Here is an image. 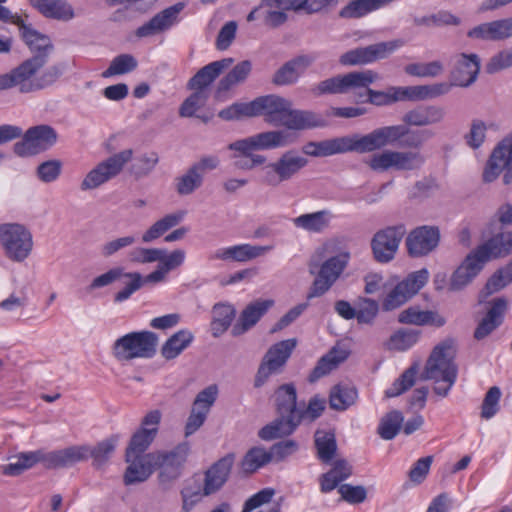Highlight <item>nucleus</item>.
Here are the masks:
<instances>
[{
	"instance_id": "1",
	"label": "nucleus",
	"mask_w": 512,
	"mask_h": 512,
	"mask_svg": "<svg viewBox=\"0 0 512 512\" xmlns=\"http://www.w3.org/2000/svg\"><path fill=\"white\" fill-rule=\"evenodd\" d=\"M290 100L276 94L259 96L250 102H235L219 111L225 121L263 116L272 126H284L290 130H305L325 126V119L310 110L293 109Z\"/></svg>"
},
{
	"instance_id": "2",
	"label": "nucleus",
	"mask_w": 512,
	"mask_h": 512,
	"mask_svg": "<svg viewBox=\"0 0 512 512\" xmlns=\"http://www.w3.org/2000/svg\"><path fill=\"white\" fill-rule=\"evenodd\" d=\"M377 79L378 74L372 70L352 71L320 81L311 88V92L319 97L328 94H347L366 89L365 94H357L361 102H369L376 106H387L395 103L392 87L387 91H376L369 88Z\"/></svg>"
},
{
	"instance_id": "3",
	"label": "nucleus",
	"mask_w": 512,
	"mask_h": 512,
	"mask_svg": "<svg viewBox=\"0 0 512 512\" xmlns=\"http://www.w3.org/2000/svg\"><path fill=\"white\" fill-rule=\"evenodd\" d=\"M455 356L453 340L446 339L440 342L433 348L421 374L422 380H432L436 383L433 391L441 397H446L456 382L458 367L454 361Z\"/></svg>"
},
{
	"instance_id": "4",
	"label": "nucleus",
	"mask_w": 512,
	"mask_h": 512,
	"mask_svg": "<svg viewBox=\"0 0 512 512\" xmlns=\"http://www.w3.org/2000/svg\"><path fill=\"white\" fill-rule=\"evenodd\" d=\"M47 55L35 54L10 71L11 88L18 87L21 93H31L52 86L64 73L66 65L50 66L39 76L32 77L47 63Z\"/></svg>"
},
{
	"instance_id": "5",
	"label": "nucleus",
	"mask_w": 512,
	"mask_h": 512,
	"mask_svg": "<svg viewBox=\"0 0 512 512\" xmlns=\"http://www.w3.org/2000/svg\"><path fill=\"white\" fill-rule=\"evenodd\" d=\"M274 398L277 417L258 432V436L265 441L289 436L297 429L296 417L299 407L295 385H280L275 390Z\"/></svg>"
},
{
	"instance_id": "6",
	"label": "nucleus",
	"mask_w": 512,
	"mask_h": 512,
	"mask_svg": "<svg viewBox=\"0 0 512 512\" xmlns=\"http://www.w3.org/2000/svg\"><path fill=\"white\" fill-rule=\"evenodd\" d=\"M425 132L412 130L406 124L383 126L363 134L364 153L380 150L388 145L419 149L424 143Z\"/></svg>"
},
{
	"instance_id": "7",
	"label": "nucleus",
	"mask_w": 512,
	"mask_h": 512,
	"mask_svg": "<svg viewBox=\"0 0 512 512\" xmlns=\"http://www.w3.org/2000/svg\"><path fill=\"white\" fill-rule=\"evenodd\" d=\"M190 452L189 442H182L171 450L148 453V459L159 470L158 479L161 485H169L182 475Z\"/></svg>"
},
{
	"instance_id": "8",
	"label": "nucleus",
	"mask_w": 512,
	"mask_h": 512,
	"mask_svg": "<svg viewBox=\"0 0 512 512\" xmlns=\"http://www.w3.org/2000/svg\"><path fill=\"white\" fill-rule=\"evenodd\" d=\"M159 338L151 331L131 332L118 338L112 347L113 355L120 361L135 358H152L157 351Z\"/></svg>"
},
{
	"instance_id": "9",
	"label": "nucleus",
	"mask_w": 512,
	"mask_h": 512,
	"mask_svg": "<svg viewBox=\"0 0 512 512\" xmlns=\"http://www.w3.org/2000/svg\"><path fill=\"white\" fill-rule=\"evenodd\" d=\"M425 163V158L416 151L383 150L372 154L364 160L372 171L383 173L390 169L398 171H412L420 169Z\"/></svg>"
},
{
	"instance_id": "10",
	"label": "nucleus",
	"mask_w": 512,
	"mask_h": 512,
	"mask_svg": "<svg viewBox=\"0 0 512 512\" xmlns=\"http://www.w3.org/2000/svg\"><path fill=\"white\" fill-rule=\"evenodd\" d=\"M297 346L295 338L286 339L273 344L263 356L254 378V387H262L269 377L280 373L285 367Z\"/></svg>"
},
{
	"instance_id": "11",
	"label": "nucleus",
	"mask_w": 512,
	"mask_h": 512,
	"mask_svg": "<svg viewBox=\"0 0 512 512\" xmlns=\"http://www.w3.org/2000/svg\"><path fill=\"white\" fill-rule=\"evenodd\" d=\"M0 242L6 256L15 262L24 261L33 248L31 232L24 225L18 223L0 225Z\"/></svg>"
},
{
	"instance_id": "12",
	"label": "nucleus",
	"mask_w": 512,
	"mask_h": 512,
	"mask_svg": "<svg viewBox=\"0 0 512 512\" xmlns=\"http://www.w3.org/2000/svg\"><path fill=\"white\" fill-rule=\"evenodd\" d=\"M302 151L312 157H328L349 152L365 154L363 135L358 133L319 142L310 141L302 147Z\"/></svg>"
},
{
	"instance_id": "13",
	"label": "nucleus",
	"mask_w": 512,
	"mask_h": 512,
	"mask_svg": "<svg viewBox=\"0 0 512 512\" xmlns=\"http://www.w3.org/2000/svg\"><path fill=\"white\" fill-rule=\"evenodd\" d=\"M57 138L53 127L45 124L33 126L26 130L21 141L14 144L13 151L19 157L37 155L54 146Z\"/></svg>"
},
{
	"instance_id": "14",
	"label": "nucleus",
	"mask_w": 512,
	"mask_h": 512,
	"mask_svg": "<svg viewBox=\"0 0 512 512\" xmlns=\"http://www.w3.org/2000/svg\"><path fill=\"white\" fill-rule=\"evenodd\" d=\"M132 156L133 150L126 149L99 163L83 179L81 189L83 191L92 190L114 178L122 171L125 164L132 159Z\"/></svg>"
},
{
	"instance_id": "15",
	"label": "nucleus",
	"mask_w": 512,
	"mask_h": 512,
	"mask_svg": "<svg viewBox=\"0 0 512 512\" xmlns=\"http://www.w3.org/2000/svg\"><path fill=\"white\" fill-rule=\"evenodd\" d=\"M428 278L429 272L425 268L410 273L387 294L382 303L383 310L392 311L405 304L425 286Z\"/></svg>"
},
{
	"instance_id": "16",
	"label": "nucleus",
	"mask_w": 512,
	"mask_h": 512,
	"mask_svg": "<svg viewBox=\"0 0 512 512\" xmlns=\"http://www.w3.org/2000/svg\"><path fill=\"white\" fill-rule=\"evenodd\" d=\"M349 258L350 254L348 252H341L324 261L307 294V299L310 300L325 294L340 277L348 264Z\"/></svg>"
},
{
	"instance_id": "17",
	"label": "nucleus",
	"mask_w": 512,
	"mask_h": 512,
	"mask_svg": "<svg viewBox=\"0 0 512 512\" xmlns=\"http://www.w3.org/2000/svg\"><path fill=\"white\" fill-rule=\"evenodd\" d=\"M406 232L404 224L388 226L377 231L371 240V248L376 261L388 263L394 259Z\"/></svg>"
},
{
	"instance_id": "18",
	"label": "nucleus",
	"mask_w": 512,
	"mask_h": 512,
	"mask_svg": "<svg viewBox=\"0 0 512 512\" xmlns=\"http://www.w3.org/2000/svg\"><path fill=\"white\" fill-rule=\"evenodd\" d=\"M308 164V160L294 150L284 152L276 161L267 166L265 182L277 186L297 175Z\"/></svg>"
},
{
	"instance_id": "19",
	"label": "nucleus",
	"mask_w": 512,
	"mask_h": 512,
	"mask_svg": "<svg viewBox=\"0 0 512 512\" xmlns=\"http://www.w3.org/2000/svg\"><path fill=\"white\" fill-rule=\"evenodd\" d=\"M160 421L161 412L159 410H152L144 416L140 428L132 435L126 448V458L144 456L145 451L158 434Z\"/></svg>"
},
{
	"instance_id": "20",
	"label": "nucleus",
	"mask_w": 512,
	"mask_h": 512,
	"mask_svg": "<svg viewBox=\"0 0 512 512\" xmlns=\"http://www.w3.org/2000/svg\"><path fill=\"white\" fill-rule=\"evenodd\" d=\"M504 171L503 182H512V138H505L493 150L483 171V181L493 182Z\"/></svg>"
},
{
	"instance_id": "21",
	"label": "nucleus",
	"mask_w": 512,
	"mask_h": 512,
	"mask_svg": "<svg viewBox=\"0 0 512 512\" xmlns=\"http://www.w3.org/2000/svg\"><path fill=\"white\" fill-rule=\"evenodd\" d=\"M453 69L451 70L452 86L469 87L472 85L480 71V58L477 54L459 53L453 57Z\"/></svg>"
},
{
	"instance_id": "22",
	"label": "nucleus",
	"mask_w": 512,
	"mask_h": 512,
	"mask_svg": "<svg viewBox=\"0 0 512 512\" xmlns=\"http://www.w3.org/2000/svg\"><path fill=\"white\" fill-rule=\"evenodd\" d=\"M440 230L436 226H420L412 230L406 238L409 255L421 257L432 252L439 244Z\"/></svg>"
},
{
	"instance_id": "23",
	"label": "nucleus",
	"mask_w": 512,
	"mask_h": 512,
	"mask_svg": "<svg viewBox=\"0 0 512 512\" xmlns=\"http://www.w3.org/2000/svg\"><path fill=\"white\" fill-rule=\"evenodd\" d=\"M272 299H257L250 302L240 313L237 322L231 330V334L235 337L240 336L254 327L259 320L273 307Z\"/></svg>"
},
{
	"instance_id": "24",
	"label": "nucleus",
	"mask_w": 512,
	"mask_h": 512,
	"mask_svg": "<svg viewBox=\"0 0 512 512\" xmlns=\"http://www.w3.org/2000/svg\"><path fill=\"white\" fill-rule=\"evenodd\" d=\"M85 445H72L50 452L42 451L43 465L48 469L67 468L86 460Z\"/></svg>"
},
{
	"instance_id": "25",
	"label": "nucleus",
	"mask_w": 512,
	"mask_h": 512,
	"mask_svg": "<svg viewBox=\"0 0 512 512\" xmlns=\"http://www.w3.org/2000/svg\"><path fill=\"white\" fill-rule=\"evenodd\" d=\"M183 3H176L157 13L147 23L138 27L135 35L139 38L150 37L168 30L177 22L178 14L183 10Z\"/></svg>"
},
{
	"instance_id": "26",
	"label": "nucleus",
	"mask_w": 512,
	"mask_h": 512,
	"mask_svg": "<svg viewBox=\"0 0 512 512\" xmlns=\"http://www.w3.org/2000/svg\"><path fill=\"white\" fill-rule=\"evenodd\" d=\"M474 251L484 263L491 259L503 258L512 253V230L502 231L483 244L479 245Z\"/></svg>"
},
{
	"instance_id": "27",
	"label": "nucleus",
	"mask_w": 512,
	"mask_h": 512,
	"mask_svg": "<svg viewBox=\"0 0 512 512\" xmlns=\"http://www.w3.org/2000/svg\"><path fill=\"white\" fill-rule=\"evenodd\" d=\"M485 263L478 256V254L473 250L471 251L461 265L453 272L450 283L449 290L451 291H460L464 287H466L472 280L479 274V272L483 269Z\"/></svg>"
},
{
	"instance_id": "28",
	"label": "nucleus",
	"mask_w": 512,
	"mask_h": 512,
	"mask_svg": "<svg viewBox=\"0 0 512 512\" xmlns=\"http://www.w3.org/2000/svg\"><path fill=\"white\" fill-rule=\"evenodd\" d=\"M469 38L501 41L512 37V17L482 23L467 33Z\"/></svg>"
},
{
	"instance_id": "29",
	"label": "nucleus",
	"mask_w": 512,
	"mask_h": 512,
	"mask_svg": "<svg viewBox=\"0 0 512 512\" xmlns=\"http://www.w3.org/2000/svg\"><path fill=\"white\" fill-rule=\"evenodd\" d=\"M235 460L234 454H227L215 462L206 472L204 477V493L214 494L222 488L228 480Z\"/></svg>"
},
{
	"instance_id": "30",
	"label": "nucleus",
	"mask_w": 512,
	"mask_h": 512,
	"mask_svg": "<svg viewBox=\"0 0 512 512\" xmlns=\"http://www.w3.org/2000/svg\"><path fill=\"white\" fill-rule=\"evenodd\" d=\"M252 70V64L249 60H243L236 64L217 84L214 98L217 101L224 102L230 98L228 94L234 87L242 84L248 78Z\"/></svg>"
},
{
	"instance_id": "31",
	"label": "nucleus",
	"mask_w": 512,
	"mask_h": 512,
	"mask_svg": "<svg viewBox=\"0 0 512 512\" xmlns=\"http://www.w3.org/2000/svg\"><path fill=\"white\" fill-rule=\"evenodd\" d=\"M314 60L309 55H300L287 61L274 73L272 78L273 84L285 86L296 83Z\"/></svg>"
},
{
	"instance_id": "32",
	"label": "nucleus",
	"mask_w": 512,
	"mask_h": 512,
	"mask_svg": "<svg viewBox=\"0 0 512 512\" xmlns=\"http://www.w3.org/2000/svg\"><path fill=\"white\" fill-rule=\"evenodd\" d=\"M446 112L443 107L437 105H419L407 111L402 121L408 126L425 127L441 123Z\"/></svg>"
},
{
	"instance_id": "33",
	"label": "nucleus",
	"mask_w": 512,
	"mask_h": 512,
	"mask_svg": "<svg viewBox=\"0 0 512 512\" xmlns=\"http://www.w3.org/2000/svg\"><path fill=\"white\" fill-rule=\"evenodd\" d=\"M6 22L13 23L19 27V31L23 41L32 52L36 54H46L47 56L53 49V45L48 36L39 33L31 26L26 25L25 22L17 15H13L11 19Z\"/></svg>"
},
{
	"instance_id": "34",
	"label": "nucleus",
	"mask_w": 512,
	"mask_h": 512,
	"mask_svg": "<svg viewBox=\"0 0 512 512\" xmlns=\"http://www.w3.org/2000/svg\"><path fill=\"white\" fill-rule=\"evenodd\" d=\"M233 62L234 59L229 57L205 65L189 80L188 88L205 91V88L212 84L224 70L228 69L233 64Z\"/></svg>"
},
{
	"instance_id": "35",
	"label": "nucleus",
	"mask_w": 512,
	"mask_h": 512,
	"mask_svg": "<svg viewBox=\"0 0 512 512\" xmlns=\"http://www.w3.org/2000/svg\"><path fill=\"white\" fill-rule=\"evenodd\" d=\"M398 321L402 324L417 326L431 325L442 327L446 324V319L436 311L421 310L419 306H410L398 315Z\"/></svg>"
},
{
	"instance_id": "36",
	"label": "nucleus",
	"mask_w": 512,
	"mask_h": 512,
	"mask_svg": "<svg viewBox=\"0 0 512 512\" xmlns=\"http://www.w3.org/2000/svg\"><path fill=\"white\" fill-rule=\"evenodd\" d=\"M29 2L46 18L70 21L75 17L74 9L67 0H29Z\"/></svg>"
},
{
	"instance_id": "37",
	"label": "nucleus",
	"mask_w": 512,
	"mask_h": 512,
	"mask_svg": "<svg viewBox=\"0 0 512 512\" xmlns=\"http://www.w3.org/2000/svg\"><path fill=\"white\" fill-rule=\"evenodd\" d=\"M353 473L352 465L345 459H338L329 471L322 474L319 478L320 491L329 493L338 488L341 483L347 480Z\"/></svg>"
},
{
	"instance_id": "38",
	"label": "nucleus",
	"mask_w": 512,
	"mask_h": 512,
	"mask_svg": "<svg viewBox=\"0 0 512 512\" xmlns=\"http://www.w3.org/2000/svg\"><path fill=\"white\" fill-rule=\"evenodd\" d=\"M506 309V301L497 298L493 301L486 316L481 320L474 331V338L482 340L491 334L503 321V314Z\"/></svg>"
},
{
	"instance_id": "39",
	"label": "nucleus",
	"mask_w": 512,
	"mask_h": 512,
	"mask_svg": "<svg viewBox=\"0 0 512 512\" xmlns=\"http://www.w3.org/2000/svg\"><path fill=\"white\" fill-rule=\"evenodd\" d=\"M126 462L129 464L124 475L126 485L144 482L155 470L154 464L148 459V454L132 457V459L126 458Z\"/></svg>"
},
{
	"instance_id": "40",
	"label": "nucleus",
	"mask_w": 512,
	"mask_h": 512,
	"mask_svg": "<svg viewBox=\"0 0 512 512\" xmlns=\"http://www.w3.org/2000/svg\"><path fill=\"white\" fill-rule=\"evenodd\" d=\"M332 214L329 210H320L313 213L302 214L292 219L296 228L309 233H322L330 225Z\"/></svg>"
},
{
	"instance_id": "41",
	"label": "nucleus",
	"mask_w": 512,
	"mask_h": 512,
	"mask_svg": "<svg viewBox=\"0 0 512 512\" xmlns=\"http://www.w3.org/2000/svg\"><path fill=\"white\" fill-rule=\"evenodd\" d=\"M236 316V309L229 303H216L212 308V321L210 330L213 337L223 335L231 326Z\"/></svg>"
},
{
	"instance_id": "42",
	"label": "nucleus",
	"mask_w": 512,
	"mask_h": 512,
	"mask_svg": "<svg viewBox=\"0 0 512 512\" xmlns=\"http://www.w3.org/2000/svg\"><path fill=\"white\" fill-rule=\"evenodd\" d=\"M393 1L394 0H351L340 10L339 15L347 19L360 18L372 11L388 6Z\"/></svg>"
},
{
	"instance_id": "43",
	"label": "nucleus",
	"mask_w": 512,
	"mask_h": 512,
	"mask_svg": "<svg viewBox=\"0 0 512 512\" xmlns=\"http://www.w3.org/2000/svg\"><path fill=\"white\" fill-rule=\"evenodd\" d=\"M194 335L189 330H179L174 333L161 348V355L166 360H172L179 356L193 341Z\"/></svg>"
},
{
	"instance_id": "44",
	"label": "nucleus",
	"mask_w": 512,
	"mask_h": 512,
	"mask_svg": "<svg viewBox=\"0 0 512 512\" xmlns=\"http://www.w3.org/2000/svg\"><path fill=\"white\" fill-rule=\"evenodd\" d=\"M358 398L357 389L353 386L338 384L331 388L329 406L336 411H345L355 404Z\"/></svg>"
},
{
	"instance_id": "45",
	"label": "nucleus",
	"mask_w": 512,
	"mask_h": 512,
	"mask_svg": "<svg viewBox=\"0 0 512 512\" xmlns=\"http://www.w3.org/2000/svg\"><path fill=\"white\" fill-rule=\"evenodd\" d=\"M317 457L323 463H330L336 455L337 442L334 431L318 429L314 435Z\"/></svg>"
},
{
	"instance_id": "46",
	"label": "nucleus",
	"mask_w": 512,
	"mask_h": 512,
	"mask_svg": "<svg viewBox=\"0 0 512 512\" xmlns=\"http://www.w3.org/2000/svg\"><path fill=\"white\" fill-rule=\"evenodd\" d=\"M185 211H177L171 214L165 215L163 218L156 221L149 229H147L142 235V241L144 243H150L162 235L168 230L177 226L185 217Z\"/></svg>"
},
{
	"instance_id": "47",
	"label": "nucleus",
	"mask_w": 512,
	"mask_h": 512,
	"mask_svg": "<svg viewBox=\"0 0 512 512\" xmlns=\"http://www.w3.org/2000/svg\"><path fill=\"white\" fill-rule=\"evenodd\" d=\"M254 136L258 150L285 147L294 142V138L285 130L265 131Z\"/></svg>"
},
{
	"instance_id": "48",
	"label": "nucleus",
	"mask_w": 512,
	"mask_h": 512,
	"mask_svg": "<svg viewBox=\"0 0 512 512\" xmlns=\"http://www.w3.org/2000/svg\"><path fill=\"white\" fill-rule=\"evenodd\" d=\"M345 352L338 351L333 348L326 355L322 356L312 372L309 375V381L315 382L321 377L329 374L332 370L336 369L338 365L346 359Z\"/></svg>"
},
{
	"instance_id": "49",
	"label": "nucleus",
	"mask_w": 512,
	"mask_h": 512,
	"mask_svg": "<svg viewBox=\"0 0 512 512\" xmlns=\"http://www.w3.org/2000/svg\"><path fill=\"white\" fill-rule=\"evenodd\" d=\"M43 463L42 450L23 452L15 456V461L3 467V474L18 476L37 463Z\"/></svg>"
},
{
	"instance_id": "50",
	"label": "nucleus",
	"mask_w": 512,
	"mask_h": 512,
	"mask_svg": "<svg viewBox=\"0 0 512 512\" xmlns=\"http://www.w3.org/2000/svg\"><path fill=\"white\" fill-rule=\"evenodd\" d=\"M404 417L398 410L386 413L379 422L377 433L383 440L394 439L402 428Z\"/></svg>"
},
{
	"instance_id": "51",
	"label": "nucleus",
	"mask_w": 512,
	"mask_h": 512,
	"mask_svg": "<svg viewBox=\"0 0 512 512\" xmlns=\"http://www.w3.org/2000/svg\"><path fill=\"white\" fill-rule=\"evenodd\" d=\"M115 445L116 441L114 439L103 440L94 447L85 445L88 450L86 460L91 457L93 459V466L97 469L102 468L114 452Z\"/></svg>"
},
{
	"instance_id": "52",
	"label": "nucleus",
	"mask_w": 512,
	"mask_h": 512,
	"mask_svg": "<svg viewBox=\"0 0 512 512\" xmlns=\"http://www.w3.org/2000/svg\"><path fill=\"white\" fill-rule=\"evenodd\" d=\"M325 409L326 399L319 395H314L309 399L306 408H299L296 417L297 427L303 421H307L309 423L316 421L323 414Z\"/></svg>"
},
{
	"instance_id": "53",
	"label": "nucleus",
	"mask_w": 512,
	"mask_h": 512,
	"mask_svg": "<svg viewBox=\"0 0 512 512\" xmlns=\"http://www.w3.org/2000/svg\"><path fill=\"white\" fill-rule=\"evenodd\" d=\"M271 450L266 451L261 447L251 448L242 460V469L246 473H253L272 460Z\"/></svg>"
},
{
	"instance_id": "54",
	"label": "nucleus",
	"mask_w": 512,
	"mask_h": 512,
	"mask_svg": "<svg viewBox=\"0 0 512 512\" xmlns=\"http://www.w3.org/2000/svg\"><path fill=\"white\" fill-rule=\"evenodd\" d=\"M138 66L137 59L131 54H120L113 58L109 67L102 73V77L109 78L134 71Z\"/></svg>"
},
{
	"instance_id": "55",
	"label": "nucleus",
	"mask_w": 512,
	"mask_h": 512,
	"mask_svg": "<svg viewBox=\"0 0 512 512\" xmlns=\"http://www.w3.org/2000/svg\"><path fill=\"white\" fill-rule=\"evenodd\" d=\"M417 373L418 364L411 365L398 379L394 381L392 386L385 391V396L387 398H392L406 392L415 384Z\"/></svg>"
},
{
	"instance_id": "56",
	"label": "nucleus",
	"mask_w": 512,
	"mask_h": 512,
	"mask_svg": "<svg viewBox=\"0 0 512 512\" xmlns=\"http://www.w3.org/2000/svg\"><path fill=\"white\" fill-rule=\"evenodd\" d=\"M182 498V511L190 512L194 506L199 503L204 496L210 494L204 493V485L194 480L193 483H187L180 492Z\"/></svg>"
},
{
	"instance_id": "57",
	"label": "nucleus",
	"mask_w": 512,
	"mask_h": 512,
	"mask_svg": "<svg viewBox=\"0 0 512 512\" xmlns=\"http://www.w3.org/2000/svg\"><path fill=\"white\" fill-rule=\"evenodd\" d=\"M403 45V40L395 39L366 46L369 63L387 58Z\"/></svg>"
},
{
	"instance_id": "58",
	"label": "nucleus",
	"mask_w": 512,
	"mask_h": 512,
	"mask_svg": "<svg viewBox=\"0 0 512 512\" xmlns=\"http://www.w3.org/2000/svg\"><path fill=\"white\" fill-rule=\"evenodd\" d=\"M203 178L193 168H189L185 174L175 180L176 191L179 195H190L201 187Z\"/></svg>"
},
{
	"instance_id": "59",
	"label": "nucleus",
	"mask_w": 512,
	"mask_h": 512,
	"mask_svg": "<svg viewBox=\"0 0 512 512\" xmlns=\"http://www.w3.org/2000/svg\"><path fill=\"white\" fill-rule=\"evenodd\" d=\"M159 162V156L151 151L139 155L131 166V173L136 178H142L149 175Z\"/></svg>"
},
{
	"instance_id": "60",
	"label": "nucleus",
	"mask_w": 512,
	"mask_h": 512,
	"mask_svg": "<svg viewBox=\"0 0 512 512\" xmlns=\"http://www.w3.org/2000/svg\"><path fill=\"white\" fill-rule=\"evenodd\" d=\"M379 311V304L370 298H359L355 318L359 324H372Z\"/></svg>"
},
{
	"instance_id": "61",
	"label": "nucleus",
	"mask_w": 512,
	"mask_h": 512,
	"mask_svg": "<svg viewBox=\"0 0 512 512\" xmlns=\"http://www.w3.org/2000/svg\"><path fill=\"white\" fill-rule=\"evenodd\" d=\"M129 279V282L114 295V301L117 303L128 300L136 291L140 290L143 284V276L139 272H125L123 276Z\"/></svg>"
},
{
	"instance_id": "62",
	"label": "nucleus",
	"mask_w": 512,
	"mask_h": 512,
	"mask_svg": "<svg viewBox=\"0 0 512 512\" xmlns=\"http://www.w3.org/2000/svg\"><path fill=\"white\" fill-rule=\"evenodd\" d=\"M501 390L498 386H492L486 392L481 405V417L490 419L499 411V401L501 398Z\"/></svg>"
},
{
	"instance_id": "63",
	"label": "nucleus",
	"mask_w": 512,
	"mask_h": 512,
	"mask_svg": "<svg viewBox=\"0 0 512 512\" xmlns=\"http://www.w3.org/2000/svg\"><path fill=\"white\" fill-rule=\"evenodd\" d=\"M405 72L411 76L417 77H435L443 71V66L439 61L429 63H412L404 68Z\"/></svg>"
},
{
	"instance_id": "64",
	"label": "nucleus",
	"mask_w": 512,
	"mask_h": 512,
	"mask_svg": "<svg viewBox=\"0 0 512 512\" xmlns=\"http://www.w3.org/2000/svg\"><path fill=\"white\" fill-rule=\"evenodd\" d=\"M205 91L195 90L180 106L179 114L182 117H193L196 111L205 105L207 101Z\"/></svg>"
}]
</instances>
